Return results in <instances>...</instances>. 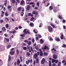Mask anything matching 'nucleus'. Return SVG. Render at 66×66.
I'll return each mask as SVG.
<instances>
[{
  "mask_svg": "<svg viewBox=\"0 0 66 66\" xmlns=\"http://www.w3.org/2000/svg\"><path fill=\"white\" fill-rule=\"evenodd\" d=\"M58 11H59V8L57 7H54L53 9V12L54 13H56Z\"/></svg>",
  "mask_w": 66,
  "mask_h": 66,
  "instance_id": "nucleus-1",
  "label": "nucleus"
},
{
  "mask_svg": "<svg viewBox=\"0 0 66 66\" xmlns=\"http://www.w3.org/2000/svg\"><path fill=\"white\" fill-rule=\"evenodd\" d=\"M48 31L50 32V33H52L53 32V29L52 28L51 26H48Z\"/></svg>",
  "mask_w": 66,
  "mask_h": 66,
  "instance_id": "nucleus-2",
  "label": "nucleus"
},
{
  "mask_svg": "<svg viewBox=\"0 0 66 66\" xmlns=\"http://www.w3.org/2000/svg\"><path fill=\"white\" fill-rule=\"evenodd\" d=\"M20 5L22 6H24L25 5V2L23 0H22L20 2Z\"/></svg>",
  "mask_w": 66,
  "mask_h": 66,
  "instance_id": "nucleus-3",
  "label": "nucleus"
},
{
  "mask_svg": "<svg viewBox=\"0 0 66 66\" xmlns=\"http://www.w3.org/2000/svg\"><path fill=\"white\" fill-rule=\"evenodd\" d=\"M45 58H43L41 61V64L44 65L45 62Z\"/></svg>",
  "mask_w": 66,
  "mask_h": 66,
  "instance_id": "nucleus-4",
  "label": "nucleus"
},
{
  "mask_svg": "<svg viewBox=\"0 0 66 66\" xmlns=\"http://www.w3.org/2000/svg\"><path fill=\"white\" fill-rule=\"evenodd\" d=\"M39 51L40 52V56H42L43 55V52L42 51V50L40 49L39 50Z\"/></svg>",
  "mask_w": 66,
  "mask_h": 66,
  "instance_id": "nucleus-5",
  "label": "nucleus"
},
{
  "mask_svg": "<svg viewBox=\"0 0 66 66\" xmlns=\"http://www.w3.org/2000/svg\"><path fill=\"white\" fill-rule=\"evenodd\" d=\"M38 56V54L37 53H35L34 54L33 57L35 59H37Z\"/></svg>",
  "mask_w": 66,
  "mask_h": 66,
  "instance_id": "nucleus-6",
  "label": "nucleus"
},
{
  "mask_svg": "<svg viewBox=\"0 0 66 66\" xmlns=\"http://www.w3.org/2000/svg\"><path fill=\"white\" fill-rule=\"evenodd\" d=\"M37 13V12H36V11H33L32 14H33V15H35V16H37L38 15Z\"/></svg>",
  "mask_w": 66,
  "mask_h": 66,
  "instance_id": "nucleus-7",
  "label": "nucleus"
},
{
  "mask_svg": "<svg viewBox=\"0 0 66 66\" xmlns=\"http://www.w3.org/2000/svg\"><path fill=\"white\" fill-rule=\"evenodd\" d=\"M2 30L3 32H5L6 31V29L5 28V27H4L2 28Z\"/></svg>",
  "mask_w": 66,
  "mask_h": 66,
  "instance_id": "nucleus-8",
  "label": "nucleus"
},
{
  "mask_svg": "<svg viewBox=\"0 0 66 66\" xmlns=\"http://www.w3.org/2000/svg\"><path fill=\"white\" fill-rule=\"evenodd\" d=\"M5 40L4 41V42L5 43V42H10V39H9L6 38H5Z\"/></svg>",
  "mask_w": 66,
  "mask_h": 66,
  "instance_id": "nucleus-9",
  "label": "nucleus"
},
{
  "mask_svg": "<svg viewBox=\"0 0 66 66\" xmlns=\"http://www.w3.org/2000/svg\"><path fill=\"white\" fill-rule=\"evenodd\" d=\"M18 60L16 61V64L18 65H19L20 64V60L19 59H18Z\"/></svg>",
  "mask_w": 66,
  "mask_h": 66,
  "instance_id": "nucleus-10",
  "label": "nucleus"
},
{
  "mask_svg": "<svg viewBox=\"0 0 66 66\" xmlns=\"http://www.w3.org/2000/svg\"><path fill=\"white\" fill-rule=\"evenodd\" d=\"M27 29H24L23 31V33H24V34H23V35H27Z\"/></svg>",
  "mask_w": 66,
  "mask_h": 66,
  "instance_id": "nucleus-11",
  "label": "nucleus"
},
{
  "mask_svg": "<svg viewBox=\"0 0 66 66\" xmlns=\"http://www.w3.org/2000/svg\"><path fill=\"white\" fill-rule=\"evenodd\" d=\"M51 26L53 28H55V29H57V26H55V25H53L52 23H51L50 24Z\"/></svg>",
  "mask_w": 66,
  "mask_h": 66,
  "instance_id": "nucleus-12",
  "label": "nucleus"
},
{
  "mask_svg": "<svg viewBox=\"0 0 66 66\" xmlns=\"http://www.w3.org/2000/svg\"><path fill=\"white\" fill-rule=\"evenodd\" d=\"M47 46H44V47H42L41 48V49H42V50H46V49H47Z\"/></svg>",
  "mask_w": 66,
  "mask_h": 66,
  "instance_id": "nucleus-13",
  "label": "nucleus"
},
{
  "mask_svg": "<svg viewBox=\"0 0 66 66\" xmlns=\"http://www.w3.org/2000/svg\"><path fill=\"white\" fill-rule=\"evenodd\" d=\"M53 57L54 59H57V55L55 54H54L53 55Z\"/></svg>",
  "mask_w": 66,
  "mask_h": 66,
  "instance_id": "nucleus-14",
  "label": "nucleus"
},
{
  "mask_svg": "<svg viewBox=\"0 0 66 66\" xmlns=\"http://www.w3.org/2000/svg\"><path fill=\"white\" fill-rule=\"evenodd\" d=\"M30 9V6L29 5H28L27 7V9L28 11H29Z\"/></svg>",
  "mask_w": 66,
  "mask_h": 66,
  "instance_id": "nucleus-15",
  "label": "nucleus"
},
{
  "mask_svg": "<svg viewBox=\"0 0 66 66\" xmlns=\"http://www.w3.org/2000/svg\"><path fill=\"white\" fill-rule=\"evenodd\" d=\"M53 7L52 6H50L49 7V10L50 11H51L52 10H53Z\"/></svg>",
  "mask_w": 66,
  "mask_h": 66,
  "instance_id": "nucleus-16",
  "label": "nucleus"
},
{
  "mask_svg": "<svg viewBox=\"0 0 66 66\" xmlns=\"http://www.w3.org/2000/svg\"><path fill=\"white\" fill-rule=\"evenodd\" d=\"M14 53H15L14 51H11L10 52V54H13Z\"/></svg>",
  "mask_w": 66,
  "mask_h": 66,
  "instance_id": "nucleus-17",
  "label": "nucleus"
},
{
  "mask_svg": "<svg viewBox=\"0 0 66 66\" xmlns=\"http://www.w3.org/2000/svg\"><path fill=\"white\" fill-rule=\"evenodd\" d=\"M33 32L35 33V34H37L38 33V31H37V30H36L35 29H34L33 30Z\"/></svg>",
  "mask_w": 66,
  "mask_h": 66,
  "instance_id": "nucleus-18",
  "label": "nucleus"
},
{
  "mask_svg": "<svg viewBox=\"0 0 66 66\" xmlns=\"http://www.w3.org/2000/svg\"><path fill=\"white\" fill-rule=\"evenodd\" d=\"M11 1L12 4H14L16 3V0H11Z\"/></svg>",
  "mask_w": 66,
  "mask_h": 66,
  "instance_id": "nucleus-19",
  "label": "nucleus"
},
{
  "mask_svg": "<svg viewBox=\"0 0 66 66\" xmlns=\"http://www.w3.org/2000/svg\"><path fill=\"white\" fill-rule=\"evenodd\" d=\"M34 4H35V3H34V2H31L29 3V5H33Z\"/></svg>",
  "mask_w": 66,
  "mask_h": 66,
  "instance_id": "nucleus-20",
  "label": "nucleus"
},
{
  "mask_svg": "<svg viewBox=\"0 0 66 66\" xmlns=\"http://www.w3.org/2000/svg\"><path fill=\"white\" fill-rule=\"evenodd\" d=\"M11 56L9 55L8 56V61H11Z\"/></svg>",
  "mask_w": 66,
  "mask_h": 66,
  "instance_id": "nucleus-21",
  "label": "nucleus"
},
{
  "mask_svg": "<svg viewBox=\"0 0 66 66\" xmlns=\"http://www.w3.org/2000/svg\"><path fill=\"white\" fill-rule=\"evenodd\" d=\"M44 56H47L48 55V53L45 52L43 54Z\"/></svg>",
  "mask_w": 66,
  "mask_h": 66,
  "instance_id": "nucleus-22",
  "label": "nucleus"
},
{
  "mask_svg": "<svg viewBox=\"0 0 66 66\" xmlns=\"http://www.w3.org/2000/svg\"><path fill=\"white\" fill-rule=\"evenodd\" d=\"M26 55L27 56H29L30 55V53H29V52H28L26 53Z\"/></svg>",
  "mask_w": 66,
  "mask_h": 66,
  "instance_id": "nucleus-23",
  "label": "nucleus"
},
{
  "mask_svg": "<svg viewBox=\"0 0 66 66\" xmlns=\"http://www.w3.org/2000/svg\"><path fill=\"white\" fill-rule=\"evenodd\" d=\"M5 27L6 29H7V28H9V25L8 24H7L5 25Z\"/></svg>",
  "mask_w": 66,
  "mask_h": 66,
  "instance_id": "nucleus-24",
  "label": "nucleus"
},
{
  "mask_svg": "<svg viewBox=\"0 0 66 66\" xmlns=\"http://www.w3.org/2000/svg\"><path fill=\"white\" fill-rule=\"evenodd\" d=\"M55 40L56 41V42H60V39L58 38H55Z\"/></svg>",
  "mask_w": 66,
  "mask_h": 66,
  "instance_id": "nucleus-25",
  "label": "nucleus"
},
{
  "mask_svg": "<svg viewBox=\"0 0 66 66\" xmlns=\"http://www.w3.org/2000/svg\"><path fill=\"white\" fill-rule=\"evenodd\" d=\"M4 3H5L4 4L5 5V6H6V4H7V0L5 1Z\"/></svg>",
  "mask_w": 66,
  "mask_h": 66,
  "instance_id": "nucleus-26",
  "label": "nucleus"
},
{
  "mask_svg": "<svg viewBox=\"0 0 66 66\" xmlns=\"http://www.w3.org/2000/svg\"><path fill=\"white\" fill-rule=\"evenodd\" d=\"M29 24L31 27H33L34 26V24L33 23H30Z\"/></svg>",
  "mask_w": 66,
  "mask_h": 66,
  "instance_id": "nucleus-27",
  "label": "nucleus"
},
{
  "mask_svg": "<svg viewBox=\"0 0 66 66\" xmlns=\"http://www.w3.org/2000/svg\"><path fill=\"white\" fill-rule=\"evenodd\" d=\"M62 63H61V62L60 61L59 62V63L58 64V66H61V64Z\"/></svg>",
  "mask_w": 66,
  "mask_h": 66,
  "instance_id": "nucleus-28",
  "label": "nucleus"
},
{
  "mask_svg": "<svg viewBox=\"0 0 66 66\" xmlns=\"http://www.w3.org/2000/svg\"><path fill=\"white\" fill-rule=\"evenodd\" d=\"M21 7H20L18 9V11H21Z\"/></svg>",
  "mask_w": 66,
  "mask_h": 66,
  "instance_id": "nucleus-29",
  "label": "nucleus"
},
{
  "mask_svg": "<svg viewBox=\"0 0 66 66\" xmlns=\"http://www.w3.org/2000/svg\"><path fill=\"white\" fill-rule=\"evenodd\" d=\"M30 49L31 51L33 53H34V51H33V48H32V47H30Z\"/></svg>",
  "mask_w": 66,
  "mask_h": 66,
  "instance_id": "nucleus-30",
  "label": "nucleus"
},
{
  "mask_svg": "<svg viewBox=\"0 0 66 66\" xmlns=\"http://www.w3.org/2000/svg\"><path fill=\"white\" fill-rule=\"evenodd\" d=\"M16 32H17L16 31L14 30L13 31V32H12V33L13 34H14V33H15H15H16Z\"/></svg>",
  "mask_w": 66,
  "mask_h": 66,
  "instance_id": "nucleus-31",
  "label": "nucleus"
},
{
  "mask_svg": "<svg viewBox=\"0 0 66 66\" xmlns=\"http://www.w3.org/2000/svg\"><path fill=\"white\" fill-rule=\"evenodd\" d=\"M40 43H41L42 44H43V43H44L43 40H42V39H40Z\"/></svg>",
  "mask_w": 66,
  "mask_h": 66,
  "instance_id": "nucleus-32",
  "label": "nucleus"
},
{
  "mask_svg": "<svg viewBox=\"0 0 66 66\" xmlns=\"http://www.w3.org/2000/svg\"><path fill=\"white\" fill-rule=\"evenodd\" d=\"M55 61H56V60L53 59H52V63H54V62H55Z\"/></svg>",
  "mask_w": 66,
  "mask_h": 66,
  "instance_id": "nucleus-33",
  "label": "nucleus"
},
{
  "mask_svg": "<svg viewBox=\"0 0 66 66\" xmlns=\"http://www.w3.org/2000/svg\"><path fill=\"white\" fill-rule=\"evenodd\" d=\"M16 52H17V54H19V50H18V49H16Z\"/></svg>",
  "mask_w": 66,
  "mask_h": 66,
  "instance_id": "nucleus-34",
  "label": "nucleus"
},
{
  "mask_svg": "<svg viewBox=\"0 0 66 66\" xmlns=\"http://www.w3.org/2000/svg\"><path fill=\"white\" fill-rule=\"evenodd\" d=\"M20 59L21 61V62H22V56H20Z\"/></svg>",
  "mask_w": 66,
  "mask_h": 66,
  "instance_id": "nucleus-35",
  "label": "nucleus"
},
{
  "mask_svg": "<svg viewBox=\"0 0 66 66\" xmlns=\"http://www.w3.org/2000/svg\"><path fill=\"white\" fill-rule=\"evenodd\" d=\"M31 44L32 43H31V42L30 41H29V42L28 43V46H30V45H31Z\"/></svg>",
  "mask_w": 66,
  "mask_h": 66,
  "instance_id": "nucleus-36",
  "label": "nucleus"
},
{
  "mask_svg": "<svg viewBox=\"0 0 66 66\" xmlns=\"http://www.w3.org/2000/svg\"><path fill=\"white\" fill-rule=\"evenodd\" d=\"M5 15L7 16H9V14H8V13H7V12H6L5 13Z\"/></svg>",
  "mask_w": 66,
  "mask_h": 66,
  "instance_id": "nucleus-37",
  "label": "nucleus"
},
{
  "mask_svg": "<svg viewBox=\"0 0 66 66\" xmlns=\"http://www.w3.org/2000/svg\"><path fill=\"white\" fill-rule=\"evenodd\" d=\"M38 59L37 58L36 59V64H37V63H38Z\"/></svg>",
  "mask_w": 66,
  "mask_h": 66,
  "instance_id": "nucleus-38",
  "label": "nucleus"
},
{
  "mask_svg": "<svg viewBox=\"0 0 66 66\" xmlns=\"http://www.w3.org/2000/svg\"><path fill=\"white\" fill-rule=\"evenodd\" d=\"M51 50L52 51H53V50H54L55 52H56V50H55L54 48H53Z\"/></svg>",
  "mask_w": 66,
  "mask_h": 66,
  "instance_id": "nucleus-39",
  "label": "nucleus"
},
{
  "mask_svg": "<svg viewBox=\"0 0 66 66\" xmlns=\"http://www.w3.org/2000/svg\"><path fill=\"white\" fill-rule=\"evenodd\" d=\"M21 16H22L23 15V14H24V13L23 12H21Z\"/></svg>",
  "mask_w": 66,
  "mask_h": 66,
  "instance_id": "nucleus-40",
  "label": "nucleus"
},
{
  "mask_svg": "<svg viewBox=\"0 0 66 66\" xmlns=\"http://www.w3.org/2000/svg\"><path fill=\"white\" fill-rule=\"evenodd\" d=\"M23 49H24V50H26L27 49V48L26 47H23Z\"/></svg>",
  "mask_w": 66,
  "mask_h": 66,
  "instance_id": "nucleus-41",
  "label": "nucleus"
},
{
  "mask_svg": "<svg viewBox=\"0 0 66 66\" xmlns=\"http://www.w3.org/2000/svg\"><path fill=\"white\" fill-rule=\"evenodd\" d=\"M62 47L63 48H65V47H66V45L65 44H63V46H62Z\"/></svg>",
  "mask_w": 66,
  "mask_h": 66,
  "instance_id": "nucleus-42",
  "label": "nucleus"
},
{
  "mask_svg": "<svg viewBox=\"0 0 66 66\" xmlns=\"http://www.w3.org/2000/svg\"><path fill=\"white\" fill-rule=\"evenodd\" d=\"M63 35H62L61 36V39H63Z\"/></svg>",
  "mask_w": 66,
  "mask_h": 66,
  "instance_id": "nucleus-43",
  "label": "nucleus"
},
{
  "mask_svg": "<svg viewBox=\"0 0 66 66\" xmlns=\"http://www.w3.org/2000/svg\"><path fill=\"white\" fill-rule=\"evenodd\" d=\"M49 37H50V41L51 40H53V39L51 37H50V36H49Z\"/></svg>",
  "mask_w": 66,
  "mask_h": 66,
  "instance_id": "nucleus-44",
  "label": "nucleus"
},
{
  "mask_svg": "<svg viewBox=\"0 0 66 66\" xmlns=\"http://www.w3.org/2000/svg\"><path fill=\"white\" fill-rule=\"evenodd\" d=\"M35 4H33V5H31V6L32 7H35Z\"/></svg>",
  "mask_w": 66,
  "mask_h": 66,
  "instance_id": "nucleus-45",
  "label": "nucleus"
},
{
  "mask_svg": "<svg viewBox=\"0 0 66 66\" xmlns=\"http://www.w3.org/2000/svg\"><path fill=\"white\" fill-rule=\"evenodd\" d=\"M3 62L2 61V62L0 63V66H1V65H3Z\"/></svg>",
  "mask_w": 66,
  "mask_h": 66,
  "instance_id": "nucleus-46",
  "label": "nucleus"
},
{
  "mask_svg": "<svg viewBox=\"0 0 66 66\" xmlns=\"http://www.w3.org/2000/svg\"><path fill=\"white\" fill-rule=\"evenodd\" d=\"M35 49H36V50H38V47H37V46H35Z\"/></svg>",
  "mask_w": 66,
  "mask_h": 66,
  "instance_id": "nucleus-47",
  "label": "nucleus"
},
{
  "mask_svg": "<svg viewBox=\"0 0 66 66\" xmlns=\"http://www.w3.org/2000/svg\"><path fill=\"white\" fill-rule=\"evenodd\" d=\"M11 47V45H9L7 46V48L8 49H9V48H10Z\"/></svg>",
  "mask_w": 66,
  "mask_h": 66,
  "instance_id": "nucleus-48",
  "label": "nucleus"
},
{
  "mask_svg": "<svg viewBox=\"0 0 66 66\" xmlns=\"http://www.w3.org/2000/svg\"><path fill=\"white\" fill-rule=\"evenodd\" d=\"M0 21L1 22V23H3V21H4L3 20H1Z\"/></svg>",
  "mask_w": 66,
  "mask_h": 66,
  "instance_id": "nucleus-49",
  "label": "nucleus"
},
{
  "mask_svg": "<svg viewBox=\"0 0 66 66\" xmlns=\"http://www.w3.org/2000/svg\"><path fill=\"white\" fill-rule=\"evenodd\" d=\"M38 37H39V38H41V37H42V36L39 35H38Z\"/></svg>",
  "mask_w": 66,
  "mask_h": 66,
  "instance_id": "nucleus-50",
  "label": "nucleus"
},
{
  "mask_svg": "<svg viewBox=\"0 0 66 66\" xmlns=\"http://www.w3.org/2000/svg\"><path fill=\"white\" fill-rule=\"evenodd\" d=\"M62 22L63 23H65V22H66V21L64 19L63 20H62Z\"/></svg>",
  "mask_w": 66,
  "mask_h": 66,
  "instance_id": "nucleus-51",
  "label": "nucleus"
},
{
  "mask_svg": "<svg viewBox=\"0 0 66 66\" xmlns=\"http://www.w3.org/2000/svg\"><path fill=\"white\" fill-rule=\"evenodd\" d=\"M24 42L25 43H28V41L27 40H25L24 41Z\"/></svg>",
  "mask_w": 66,
  "mask_h": 66,
  "instance_id": "nucleus-52",
  "label": "nucleus"
},
{
  "mask_svg": "<svg viewBox=\"0 0 66 66\" xmlns=\"http://www.w3.org/2000/svg\"><path fill=\"white\" fill-rule=\"evenodd\" d=\"M39 2H38L37 3L36 5L38 6H39Z\"/></svg>",
  "mask_w": 66,
  "mask_h": 66,
  "instance_id": "nucleus-53",
  "label": "nucleus"
},
{
  "mask_svg": "<svg viewBox=\"0 0 66 66\" xmlns=\"http://www.w3.org/2000/svg\"><path fill=\"white\" fill-rule=\"evenodd\" d=\"M36 62H35V60H34V62H33V65H35V63H36Z\"/></svg>",
  "mask_w": 66,
  "mask_h": 66,
  "instance_id": "nucleus-54",
  "label": "nucleus"
},
{
  "mask_svg": "<svg viewBox=\"0 0 66 66\" xmlns=\"http://www.w3.org/2000/svg\"><path fill=\"white\" fill-rule=\"evenodd\" d=\"M4 35L5 36V37H6V36H8V35H7V34H4Z\"/></svg>",
  "mask_w": 66,
  "mask_h": 66,
  "instance_id": "nucleus-55",
  "label": "nucleus"
},
{
  "mask_svg": "<svg viewBox=\"0 0 66 66\" xmlns=\"http://www.w3.org/2000/svg\"><path fill=\"white\" fill-rule=\"evenodd\" d=\"M19 28L20 29H22V27L21 26H20L19 27Z\"/></svg>",
  "mask_w": 66,
  "mask_h": 66,
  "instance_id": "nucleus-56",
  "label": "nucleus"
},
{
  "mask_svg": "<svg viewBox=\"0 0 66 66\" xmlns=\"http://www.w3.org/2000/svg\"><path fill=\"white\" fill-rule=\"evenodd\" d=\"M42 24V23H40L39 24V28H41L42 27V26H41V24Z\"/></svg>",
  "mask_w": 66,
  "mask_h": 66,
  "instance_id": "nucleus-57",
  "label": "nucleus"
},
{
  "mask_svg": "<svg viewBox=\"0 0 66 66\" xmlns=\"http://www.w3.org/2000/svg\"><path fill=\"white\" fill-rule=\"evenodd\" d=\"M59 17L60 19H62V18L61 16L60 15H59Z\"/></svg>",
  "mask_w": 66,
  "mask_h": 66,
  "instance_id": "nucleus-58",
  "label": "nucleus"
},
{
  "mask_svg": "<svg viewBox=\"0 0 66 66\" xmlns=\"http://www.w3.org/2000/svg\"><path fill=\"white\" fill-rule=\"evenodd\" d=\"M27 32L28 33V34H30V33L29 32L28 30L27 31Z\"/></svg>",
  "mask_w": 66,
  "mask_h": 66,
  "instance_id": "nucleus-59",
  "label": "nucleus"
},
{
  "mask_svg": "<svg viewBox=\"0 0 66 66\" xmlns=\"http://www.w3.org/2000/svg\"><path fill=\"white\" fill-rule=\"evenodd\" d=\"M11 6H10V5H9L8 6L7 9H9L10 8H11Z\"/></svg>",
  "mask_w": 66,
  "mask_h": 66,
  "instance_id": "nucleus-60",
  "label": "nucleus"
},
{
  "mask_svg": "<svg viewBox=\"0 0 66 66\" xmlns=\"http://www.w3.org/2000/svg\"><path fill=\"white\" fill-rule=\"evenodd\" d=\"M15 29L16 30H18V27H16L15 28Z\"/></svg>",
  "mask_w": 66,
  "mask_h": 66,
  "instance_id": "nucleus-61",
  "label": "nucleus"
},
{
  "mask_svg": "<svg viewBox=\"0 0 66 66\" xmlns=\"http://www.w3.org/2000/svg\"><path fill=\"white\" fill-rule=\"evenodd\" d=\"M65 60H63L62 61V63H65Z\"/></svg>",
  "mask_w": 66,
  "mask_h": 66,
  "instance_id": "nucleus-62",
  "label": "nucleus"
},
{
  "mask_svg": "<svg viewBox=\"0 0 66 66\" xmlns=\"http://www.w3.org/2000/svg\"><path fill=\"white\" fill-rule=\"evenodd\" d=\"M55 63H58V60L57 59L55 61Z\"/></svg>",
  "mask_w": 66,
  "mask_h": 66,
  "instance_id": "nucleus-63",
  "label": "nucleus"
},
{
  "mask_svg": "<svg viewBox=\"0 0 66 66\" xmlns=\"http://www.w3.org/2000/svg\"><path fill=\"white\" fill-rule=\"evenodd\" d=\"M55 63H53V64L52 65V66H55Z\"/></svg>",
  "mask_w": 66,
  "mask_h": 66,
  "instance_id": "nucleus-64",
  "label": "nucleus"
}]
</instances>
